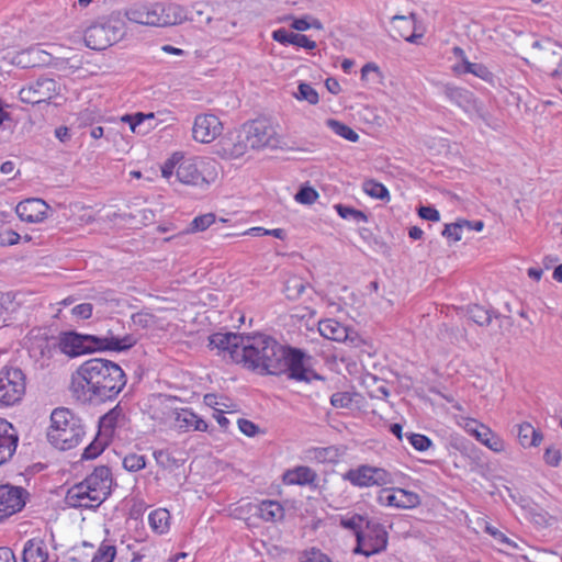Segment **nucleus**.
<instances>
[{
  "label": "nucleus",
  "mask_w": 562,
  "mask_h": 562,
  "mask_svg": "<svg viewBox=\"0 0 562 562\" xmlns=\"http://www.w3.org/2000/svg\"><path fill=\"white\" fill-rule=\"evenodd\" d=\"M126 374L114 361L92 358L77 369L71 390L82 402L93 400L110 401L115 398L126 385Z\"/></svg>",
  "instance_id": "f257e3e1"
},
{
  "label": "nucleus",
  "mask_w": 562,
  "mask_h": 562,
  "mask_svg": "<svg viewBox=\"0 0 562 562\" xmlns=\"http://www.w3.org/2000/svg\"><path fill=\"white\" fill-rule=\"evenodd\" d=\"M238 363L259 374L279 375L285 368L284 346L273 337L257 333L245 335Z\"/></svg>",
  "instance_id": "f03ea898"
},
{
  "label": "nucleus",
  "mask_w": 562,
  "mask_h": 562,
  "mask_svg": "<svg viewBox=\"0 0 562 562\" xmlns=\"http://www.w3.org/2000/svg\"><path fill=\"white\" fill-rule=\"evenodd\" d=\"M85 436V426L79 416L66 407H57L50 414L47 430L48 441L59 450L77 447Z\"/></svg>",
  "instance_id": "7ed1b4c3"
},
{
  "label": "nucleus",
  "mask_w": 562,
  "mask_h": 562,
  "mask_svg": "<svg viewBox=\"0 0 562 562\" xmlns=\"http://www.w3.org/2000/svg\"><path fill=\"white\" fill-rule=\"evenodd\" d=\"M126 33L125 20L120 12L98 18L85 31L87 47L102 50L121 41Z\"/></svg>",
  "instance_id": "20e7f679"
},
{
  "label": "nucleus",
  "mask_w": 562,
  "mask_h": 562,
  "mask_svg": "<svg viewBox=\"0 0 562 562\" xmlns=\"http://www.w3.org/2000/svg\"><path fill=\"white\" fill-rule=\"evenodd\" d=\"M216 162L212 159L200 157H184L176 170L177 179L187 186L206 188L216 179Z\"/></svg>",
  "instance_id": "39448f33"
},
{
  "label": "nucleus",
  "mask_w": 562,
  "mask_h": 562,
  "mask_svg": "<svg viewBox=\"0 0 562 562\" xmlns=\"http://www.w3.org/2000/svg\"><path fill=\"white\" fill-rule=\"evenodd\" d=\"M26 391V375L15 366H3L0 369V408L19 404Z\"/></svg>",
  "instance_id": "423d86ee"
},
{
  "label": "nucleus",
  "mask_w": 562,
  "mask_h": 562,
  "mask_svg": "<svg viewBox=\"0 0 562 562\" xmlns=\"http://www.w3.org/2000/svg\"><path fill=\"white\" fill-rule=\"evenodd\" d=\"M364 524L369 527V522L357 514L340 518V526L353 531L357 537V546L353 552L370 557L386 548V531H382V533L378 535L375 540H373L370 533H363L362 527Z\"/></svg>",
  "instance_id": "0eeeda50"
},
{
  "label": "nucleus",
  "mask_w": 562,
  "mask_h": 562,
  "mask_svg": "<svg viewBox=\"0 0 562 562\" xmlns=\"http://www.w3.org/2000/svg\"><path fill=\"white\" fill-rule=\"evenodd\" d=\"M245 143L250 149L278 147L280 139L274 124L268 119H257L243 124Z\"/></svg>",
  "instance_id": "6e6552de"
},
{
  "label": "nucleus",
  "mask_w": 562,
  "mask_h": 562,
  "mask_svg": "<svg viewBox=\"0 0 562 562\" xmlns=\"http://www.w3.org/2000/svg\"><path fill=\"white\" fill-rule=\"evenodd\" d=\"M124 326L116 321L103 335H94V341L99 351L122 352L131 349L137 344V337L124 333Z\"/></svg>",
  "instance_id": "1a4fd4ad"
},
{
  "label": "nucleus",
  "mask_w": 562,
  "mask_h": 562,
  "mask_svg": "<svg viewBox=\"0 0 562 562\" xmlns=\"http://www.w3.org/2000/svg\"><path fill=\"white\" fill-rule=\"evenodd\" d=\"M59 90L60 87L55 79L40 77L35 81L24 86L20 90L19 97L23 103L35 105L49 102L59 94Z\"/></svg>",
  "instance_id": "9d476101"
},
{
  "label": "nucleus",
  "mask_w": 562,
  "mask_h": 562,
  "mask_svg": "<svg viewBox=\"0 0 562 562\" xmlns=\"http://www.w3.org/2000/svg\"><path fill=\"white\" fill-rule=\"evenodd\" d=\"M82 482L86 490L93 494L97 504H102L111 494L113 479L110 468L105 465L97 467Z\"/></svg>",
  "instance_id": "9b49d317"
},
{
  "label": "nucleus",
  "mask_w": 562,
  "mask_h": 562,
  "mask_svg": "<svg viewBox=\"0 0 562 562\" xmlns=\"http://www.w3.org/2000/svg\"><path fill=\"white\" fill-rule=\"evenodd\" d=\"M26 496V490L21 486L0 485V521L22 510Z\"/></svg>",
  "instance_id": "f8f14e48"
},
{
  "label": "nucleus",
  "mask_w": 562,
  "mask_h": 562,
  "mask_svg": "<svg viewBox=\"0 0 562 562\" xmlns=\"http://www.w3.org/2000/svg\"><path fill=\"white\" fill-rule=\"evenodd\" d=\"M223 125L214 114H200L194 119L192 136L196 142L209 144L221 135Z\"/></svg>",
  "instance_id": "ddd939ff"
},
{
  "label": "nucleus",
  "mask_w": 562,
  "mask_h": 562,
  "mask_svg": "<svg viewBox=\"0 0 562 562\" xmlns=\"http://www.w3.org/2000/svg\"><path fill=\"white\" fill-rule=\"evenodd\" d=\"M442 93L450 102L461 108L464 112H475L480 117H483V108L470 90L447 83L442 87Z\"/></svg>",
  "instance_id": "4468645a"
},
{
  "label": "nucleus",
  "mask_w": 562,
  "mask_h": 562,
  "mask_svg": "<svg viewBox=\"0 0 562 562\" xmlns=\"http://www.w3.org/2000/svg\"><path fill=\"white\" fill-rule=\"evenodd\" d=\"M318 331L326 339L348 344L350 346H357L360 340L355 330L333 318L321 321L318 323Z\"/></svg>",
  "instance_id": "2eb2a0df"
},
{
  "label": "nucleus",
  "mask_w": 562,
  "mask_h": 562,
  "mask_svg": "<svg viewBox=\"0 0 562 562\" xmlns=\"http://www.w3.org/2000/svg\"><path fill=\"white\" fill-rule=\"evenodd\" d=\"M386 472L381 468L370 465H360L357 469H350L344 474V479L352 485L368 487L381 485L385 480Z\"/></svg>",
  "instance_id": "dca6fc26"
},
{
  "label": "nucleus",
  "mask_w": 562,
  "mask_h": 562,
  "mask_svg": "<svg viewBox=\"0 0 562 562\" xmlns=\"http://www.w3.org/2000/svg\"><path fill=\"white\" fill-rule=\"evenodd\" d=\"M60 350L70 357L99 351L94 341V335H80L77 333L65 334L59 342Z\"/></svg>",
  "instance_id": "f3484780"
},
{
  "label": "nucleus",
  "mask_w": 562,
  "mask_h": 562,
  "mask_svg": "<svg viewBox=\"0 0 562 562\" xmlns=\"http://www.w3.org/2000/svg\"><path fill=\"white\" fill-rule=\"evenodd\" d=\"M245 335L235 333H215L210 337V345L220 351L227 352L231 359L238 363L240 358L241 348L244 346Z\"/></svg>",
  "instance_id": "a211bd4d"
},
{
  "label": "nucleus",
  "mask_w": 562,
  "mask_h": 562,
  "mask_svg": "<svg viewBox=\"0 0 562 562\" xmlns=\"http://www.w3.org/2000/svg\"><path fill=\"white\" fill-rule=\"evenodd\" d=\"M415 18L416 14L390 15L392 32H389V35L394 40L403 38L408 43H417L418 38L423 37V34L415 31Z\"/></svg>",
  "instance_id": "6ab92c4d"
},
{
  "label": "nucleus",
  "mask_w": 562,
  "mask_h": 562,
  "mask_svg": "<svg viewBox=\"0 0 562 562\" xmlns=\"http://www.w3.org/2000/svg\"><path fill=\"white\" fill-rule=\"evenodd\" d=\"M48 210V204L37 198L21 201L15 207L16 215L20 220L27 223L43 222L47 217Z\"/></svg>",
  "instance_id": "aec40b11"
},
{
  "label": "nucleus",
  "mask_w": 562,
  "mask_h": 562,
  "mask_svg": "<svg viewBox=\"0 0 562 562\" xmlns=\"http://www.w3.org/2000/svg\"><path fill=\"white\" fill-rule=\"evenodd\" d=\"M284 362L282 373L288 372L290 379L297 381H310V371L304 367V355L300 350L284 347Z\"/></svg>",
  "instance_id": "412c9836"
},
{
  "label": "nucleus",
  "mask_w": 562,
  "mask_h": 562,
  "mask_svg": "<svg viewBox=\"0 0 562 562\" xmlns=\"http://www.w3.org/2000/svg\"><path fill=\"white\" fill-rule=\"evenodd\" d=\"M19 437L10 424L4 418H0V465L9 461L18 447Z\"/></svg>",
  "instance_id": "4be33fe9"
},
{
  "label": "nucleus",
  "mask_w": 562,
  "mask_h": 562,
  "mask_svg": "<svg viewBox=\"0 0 562 562\" xmlns=\"http://www.w3.org/2000/svg\"><path fill=\"white\" fill-rule=\"evenodd\" d=\"M247 512L265 521L276 522L283 518L284 509L277 501L266 499L260 503H248Z\"/></svg>",
  "instance_id": "5701e85b"
},
{
  "label": "nucleus",
  "mask_w": 562,
  "mask_h": 562,
  "mask_svg": "<svg viewBox=\"0 0 562 562\" xmlns=\"http://www.w3.org/2000/svg\"><path fill=\"white\" fill-rule=\"evenodd\" d=\"M250 149L245 143L244 131L240 128L236 137H227L220 142L217 154L225 159L239 158Z\"/></svg>",
  "instance_id": "b1692460"
},
{
  "label": "nucleus",
  "mask_w": 562,
  "mask_h": 562,
  "mask_svg": "<svg viewBox=\"0 0 562 562\" xmlns=\"http://www.w3.org/2000/svg\"><path fill=\"white\" fill-rule=\"evenodd\" d=\"M158 10L159 26L181 24L188 20L184 7L177 3H156Z\"/></svg>",
  "instance_id": "393cba45"
},
{
  "label": "nucleus",
  "mask_w": 562,
  "mask_h": 562,
  "mask_svg": "<svg viewBox=\"0 0 562 562\" xmlns=\"http://www.w3.org/2000/svg\"><path fill=\"white\" fill-rule=\"evenodd\" d=\"M66 503L71 507L97 508L101 504L94 502L93 494L86 490V484L80 482L67 491Z\"/></svg>",
  "instance_id": "a878e982"
},
{
  "label": "nucleus",
  "mask_w": 562,
  "mask_h": 562,
  "mask_svg": "<svg viewBox=\"0 0 562 562\" xmlns=\"http://www.w3.org/2000/svg\"><path fill=\"white\" fill-rule=\"evenodd\" d=\"M125 16L130 21L138 24L159 26V18L158 10H156V3L134 5L125 12Z\"/></svg>",
  "instance_id": "bb28decb"
},
{
  "label": "nucleus",
  "mask_w": 562,
  "mask_h": 562,
  "mask_svg": "<svg viewBox=\"0 0 562 562\" xmlns=\"http://www.w3.org/2000/svg\"><path fill=\"white\" fill-rule=\"evenodd\" d=\"M173 420L175 427L181 431H205L207 429V424L188 408L176 411Z\"/></svg>",
  "instance_id": "cd10ccee"
},
{
  "label": "nucleus",
  "mask_w": 562,
  "mask_h": 562,
  "mask_svg": "<svg viewBox=\"0 0 562 562\" xmlns=\"http://www.w3.org/2000/svg\"><path fill=\"white\" fill-rule=\"evenodd\" d=\"M389 507L414 508L420 503L418 494L400 487H389Z\"/></svg>",
  "instance_id": "c85d7f7f"
},
{
  "label": "nucleus",
  "mask_w": 562,
  "mask_h": 562,
  "mask_svg": "<svg viewBox=\"0 0 562 562\" xmlns=\"http://www.w3.org/2000/svg\"><path fill=\"white\" fill-rule=\"evenodd\" d=\"M467 315L479 326H488L493 317L503 318L509 326L513 325V318L510 316H502L499 313H495L479 304L469 305L467 307Z\"/></svg>",
  "instance_id": "c756f323"
},
{
  "label": "nucleus",
  "mask_w": 562,
  "mask_h": 562,
  "mask_svg": "<svg viewBox=\"0 0 562 562\" xmlns=\"http://www.w3.org/2000/svg\"><path fill=\"white\" fill-rule=\"evenodd\" d=\"M48 552L45 541L42 538H32L27 540L23 548V562H46Z\"/></svg>",
  "instance_id": "7c9ffc66"
},
{
  "label": "nucleus",
  "mask_w": 562,
  "mask_h": 562,
  "mask_svg": "<svg viewBox=\"0 0 562 562\" xmlns=\"http://www.w3.org/2000/svg\"><path fill=\"white\" fill-rule=\"evenodd\" d=\"M272 38L281 44H292L305 49L316 48V42L310 40L306 35L289 32L285 29L273 31Z\"/></svg>",
  "instance_id": "2f4dec72"
},
{
  "label": "nucleus",
  "mask_w": 562,
  "mask_h": 562,
  "mask_svg": "<svg viewBox=\"0 0 562 562\" xmlns=\"http://www.w3.org/2000/svg\"><path fill=\"white\" fill-rule=\"evenodd\" d=\"M126 423V413L124 407L119 403L115 407L109 411L100 419V428L106 432L112 434L116 427H123Z\"/></svg>",
  "instance_id": "473e14b6"
},
{
  "label": "nucleus",
  "mask_w": 562,
  "mask_h": 562,
  "mask_svg": "<svg viewBox=\"0 0 562 562\" xmlns=\"http://www.w3.org/2000/svg\"><path fill=\"white\" fill-rule=\"evenodd\" d=\"M283 479L288 484L307 485L313 484L316 481L317 474L308 467H296L295 469L288 471Z\"/></svg>",
  "instance_id": "72a5a7b5"
},
{
  "label": "nucleus",
  "mask_w": 562,
  "mask_h": 562,
  "mask_svg": "<svg viewBox=\"0 0 562 562\" xmlns=\"http://www.w3.org/2000/svg\"><path fill=\"white\" fill-rule=\"evenodd\" d=\"M307 459L319 463H335L340 457V449L335 446L316 447L306 451Z\"/></svg>",
  "instance_id": "f704fd0d"
},
{
  "label": "nucleus",
  "mask_w": 562,
  "mask_h": 562,
  "mask_svg": "<svg viewBox=\"0 0 562 562\" xmlns=\"http://www.w3.org/2000/svg\"><path fill=\"white\" fill-rule=\"evenodd\" d=\"M454 70L460 74H472L490 83L494 80L493 72L490 71L484 64L471 63L468 59H464V63L457 65Z\"/></svg>",
  "instance_id": "c9c22d12"
},
{
  "label": "nucleus",
  "mask_w": 562,
  "mask_h": 562,
  "mask_svg": "<svg viewBox=\"0 0 562 562\" xmlns=\"http://www.w3.org/2000/svg\"><path fill=\"white\" fill-rule=\"evenodd\" d=\"M517 436L522 447H537L542 440V434L529 423L518 426Z\"/></svg>",
  "instance_id": "e433bc0d"
},
{
  "label": "nucleus",
  "mask_w": 562,
  "mask_h": 562,
  "mask_svg": "<svg viewBox=\"0 0 562 562\" xmlns=\"http://www.w3.org/2000/svg\"><path fill=\"white\" fill-rule=\"evenodd\" d=\"M472 434L479 441L495 452H499L504 448L503 441L490 428L483 425H481V430L474 429Z\"/></svg>",
  "instance_id": "4c0bfd02"
},
{
  "label": "nucleus",
  "mask_w": 562,
  "mask_h": 562,
  "mask_svg": "<svg viewBox=\"0 0 562 562\" xmlns=\"http://www.w3.org/2000/svg\"><path fill=\"white\" fill-rule=\"evenodd\" d=\"M170 514L166 508L153 510L148 516L149 526L157 533H165L169 529Z\"/></svg>",
  "instance_id": "58836bf2"
},
{
  "label": "nucleus",
  "mask_w": 562,
  "mask_h": 562,
  "mask_svg": "<svg viewBox=\"0 0 562 562\" xmlns=\"http://www.w3.org/2000/svg\"><path fill=\"white\" fill-rule=\"evenodd\" d=\"M124 220L134 221L135 225H148L151 224L155 220V213L150 209H134L128 206V212L123 213Z\"/></svg>",
  "instance_id": "ea45409f"
},
{
  "label": "nucleus",
  "mask_w": 562,
  "mask_h": 562,
  "mask_svg": "<svg viewBox=\"0 0 562 562\" xmlns=\"http://www.w3.org/2000/svg\"><path fill=\"white\" fill-rule=\"evenodd\" d=\"M206 23L207 24H212V30L214 31V33L222 37V38H231L235 32V27H236V22L235 21H229V20H225V19H216V20H212L211 16H207L206 18Z\"/></svg>",
  "instance_id": "a19ab883"
},
{
  "label": "nucleus",
  "mask_w": 562,
  "mask_h": 562,
  "mask_svg": "<svg viewBox=\"0 0 562 562\" xmlns=\"http://www.w3.org/2000/svg\"><path fill=\"white\" fill-rule=\"evenodd\" d=\"M305 288L306 283L302 278L296 276L290 277L284 284L285 296L291 301H295L302 295Z\"/></svg>",
  "instance_id": "79ce46f5"
},
{
  "label": "nucleus",
  "mask_w": 562,
  "mask_h": 562,
  "mask_svg": "<svg viewBox=\"0 0 562 562\" xmlns=\"http://www.w3.org/2000/svg\"><path fill=\"white\" fill-rule=\"evenodd\" d=\"M414 4L411 0H389L390 15H413Z\"/></svg>",
  "instance_id": "37998d69"
},
{
  "label": "nucleus",
  "mask_w": 562,
  "mask_h": 562,
  "mask_svg": "<svg viewBox=\"0 0 562 562\" xmlns=\"http://www.w3.org/2000/svg\"><path fill=\"white\" fill-rule=\"evenodd\" d=\"M327 125L335 134L344 137L347 140L357 142L359 138L358 134L351 127L339 121L329 119L327 121Z\"/></svg>",
  "instance_id": "c03bdc74"
},
{
  "label": "nucleus",
  "mask_w": 562,
  "mask_h": 562,
  "mask_svg": "<svg viewBox=\"0 0 562 562\" xmlns=\"http://www.w3.org/2000/svg\"><path fill=\"white\" fill-rule=\"evenodd\" d=\"M300 101H307L310 104L315 105L319 101L317 91L308 83L301 82L297 87V92L293 94Z\"/></svg>",
  "instance_id": "a18cd8bd"
},
{
  "label": "nucleus",
  "mask_w": 562,
  "mask_h": 562,
  "mask_svg": "<svg viewBox=\"0 0 562 562\" xmlns=\"http://www.w3.org/2000/svg\"><path fill=\"white\" fill-rule=\"evenodd\" d=\"M465 225H470L468 220H458L454 223L446 224L441 235L453 241H459L462 238L461 233Z\"/></svg>",
  "instance_id": "49530a36"
},
{
  "label": "nucleus",
  "mask_w": 562,
  "mask_h": 562,
  "mask_svg": "<svg viewBox=\"0 0 562 562\" xmlns=\"http://www.w3.org/2000/svg\"><path fill=\"white\" fill-rule=\"evenodd\" d=\"M405 437L417 451L424 452L432 447V440L423 434L406 432Z\"/></svg>",
  "instance_id": "de8ad7c7"
},
{
  "label": "nucleus",
  "mask_w": 562,
  "mask_h": 562,
  "mask_svg": "<svg viewBox=\"0 0 562 562\" xmlns=\"http://www.w3.org/2000/svg\"><path fill=\"white\" fill-rule=\"evenodd\" d=\"M368 394L372 398L382 400L386 396V385L383 381L378 380L375 376H370L367 381Z\"/></svg>",
  "instance_id": "09e8293b"
},
{
  "label": "nucleus",
  "mask_w": 562,
  "mask_h": 562,
  "mask_svg": "<svg viewBox=\"0 0 562 562\" xmlns=\"http://www.w3.org/2000/svg\"><path fill=\"white\" fill-rule=\"evenodd\" d=\"M362 189L372 198L383 199L386 196V187L373 179H366L362 183Z\"/></svg>",
  "instance_id": "8fccbe9b"
},
{
  "label": "nucleus",
  "mask_w": 562,
  "mask_h": 562,
  "mask_svg": "<svg viewBox=\"0 0 562 562\" xmlns=\"http://www.w3.org/2000/svg\"><path fill=\"white\" fill-rule=\"evenodd\" d=\"M131 319L135 326H138L143 329L154 327L156 325V317L151 313L147 311H140L134 313L131 316Z\"/></svg>",
  "instance_id": "3c124183"
},
{
  "label": "nucleus",
  "mask_w": 562,
  "mask_h": 562,
  "mask_svg": "<svg viewBox=\"0 0 562 562\" xmlns=\"http://www.w3.org/2000/svg\"><path fill=\"white\" fill-rule=\"evenodd\" d=\"M531 47L535 49H541L544 53H550L551 55H560L562 53V44L552 41L549 37L541 41H535Z\"/></svg>",
  "instance_id": "603ef678"
},
{
  "label": "nucleus",
  "mask_w": 562,
  "mask_h": 562,
  "mask_svg": "<svg viewBox=\"0 0 562 562\" xmlns=\"http://www.w3.org/2000/svg\"><path fill=\"white\" fill-rule=\"evenodd\" d=\"M335 209L345 220H353L355 222L367 221V215L362 211L342 204L335 205Z\"/></svg>",
  "instance_id": "864d4df0"
},
{
  "label": "nucleus",
  "mask_w": 562,
  "mask_h": 562,
  "mask_svg": "<svg viewBox=\"0 0 562 562\" xmlns=\"http://www.w3.org/2000/svg\"><path fill=\"white\" fill-rule=\"evenodd\" d=\"M146 465L145 457L136 453H130L123 459V467L130 472H137Z\"/></svg>",
  "instance_id": "5fc2aeb1"
},
{
  "label": "nucleus",
  "mask_w": 562,
  "mask_h": 562,
  "mask_svg": "<svg viewBox=\"0 0 562 562\" xmlns=\"http://www.w3.org/2000/svg\"><path fill=\"white\" fill-rule=\"evenodd\" d=\"M116 553V549L112 544L102 543L97 550L91 562H112Z\"/></svg>",
  "instance_id": "6e6d98bb"
},
{
  "label": "nucleus",
  "mask_w": 562,
  "mask_h": 562,
  "mask_svg": "<svg viewBox=\"0 0 562 562\" xmlns=\"http://www.w3.org/2000/svg\"><path fill=\"white\" fill-rule=\"evenodd\" d=\"M215 222V215L213 213H206L196 216L191 222L190 232H203L209 228Z\"/></svg>",
  "instance_id": "4d7b16f0"
},
{
  "label": "nucleus",
  "mask_w": 562,
  "mask_h": 562,
  "mask_svg": "<svg viewBox=\"0 0 562 562\" xmlns=\"http://www.w3.org/2000/svg\"><path fill=\"white\" fill-rule=\"evenodd\" d=\"M318 198V193L312 187H302L295 194V201L301 204H312Z\"/></svg>",
  "instance_id": "13d9d810"
},
{
  "label": "nucleus",
  "mask_w": 562,
  "mask_h": 562,
  "mask_svg": "<svg viewBox=\"0 0 562 562\" xmlns=\"http://www.w3.org/2000/svg\"><path fill=\"white\" fill-rule=\"evenodd\" d=\"M416 211L418 216L423 220L430 222H438L440 220L439 211L432 205L420 204Z\"/></svg>",
  "instance_id": "bf43d9fd"
},
{
  "label": "nucleus",
  "mask_w": 562,
  "mask_h": 562,
  "mask_svg": "<svg viewBox=\"0 0 562 562\" xmlns=\"http://www.w3.org/2000/svg\"><path fill=\"white\" fill-rule=\"evenodd\" d=\"M181 160V153H175L161 167L162 177L169 179L173 172L176 173L177 167Z\"/></svg>",
  "instance_id": "052dcab7"
},
{
  "label": "nucleus",
  "mask_w": 562,
  "mask_h": 562,
  "mask_svg": "<svg viewBox=\"0 0 562 562\" xmlns=\"http://www.w3.org/2000/svg\"><path fill=\"white\" fill-rule=\"evenodd\" d=\"M105 443L94 440L92 441L82 453V459L86 460H92L97 458L103 450H104Z\"/></svg>",
  "instance_id": "680f3d73"
},
{
  "label": "nucleus",
  "mask_w": 562,
  "mask_h": 562,
  "mask_svg": "<svg viewBox=\"0 0 562 562\" xmlns=\"http://www.w3.org/2000/svg\"><path fill=\"white\" fill-rule=\"evenodd\" d=\"M543 459L548 465L558 467L562 459L561 451L554 447H549L544 451Z\"/></svg>",
  "instance_id": "e2e57ef3"
},
{
  "label": "nucleus",
  "mask_w": 562,
  "mask_h": 562,
  "mask_svg": "<svg viewBox=\"0 0 562 562\" xmlns=\"http://www.w3.org/2000/svg\"><path fill=\"white\" fill-rule=\"evenodd\" d=\"M351 402V395L347 392L335 393L330 397V403L334 407H349Z\"/></svg>",
  "instance_id": "0e129e2a"
},
{
  "label": "nucleus",
  "mask_w": 562,
  "mask_h": 562,
  "mask_svg": "<svg viewBox=\"0 0 562 562\" xmlns=\"http://www.w3.org/2000/svg\"><path fill=\"white\" fill-rule=\"evenodd\" d=\"M301 562H331L330 559L319 550L312 549L304 552Z\"/></svg>",
  "instance_id": "69168bd1"
},
{
  "label": "nucleus",
  "mask_w": 562,
  "mask_h": 562,
  "mask_svg": "<svg viewBox=\"0 0 562 562\" xmlns=\"http://www.w3.org/2000/svg\"><path fill=\"white\" fill-rule=\"evenodd\" d=\"M237 424L239 430L248 437H254L260 431L259 427L251 420L239 418Z\"/></svg>",
  "instance_id": "338daca9"
},
{
  "label": "nucleus",
  "mask_w": 562,
  "mask_h": 562,
  "mask_svg": "<svg viewBox=\"0 0 562 562\" xmlns=\"http://www.w3.org/2000/svg\"><path fill=\"white\" fill-rule=\"evenodd\" d=\"M543 58L547 63L557 65V68L551 71L550 76L552 78H559L562 75V53L560 55H551L550 53H544Z\"/></svg>",
  "instance_id": "774afa93"
}]
</instances>
